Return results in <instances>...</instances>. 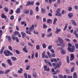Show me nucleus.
<instances>
[{
    "instance_id": "f257e3e1",
    "label": "nucleus",
    "mask_w": 78,
    "mask_h": 78,
    "mask_svg": "<svg viewBox=\"0 0 78 78\" xmlns=\"http://www.w3.org/2000/svg\"><path fill=\"white\" fill-rule=\"evenodd\" d=\"M68 50L70 52H73L74 51V50H75V46H73L72 48H71L69 47H68Z\"/></svg>"
},
{
    "instance_id": "f03ea898",
    "label": "nucleus",
    "mask_w": 78,
    "mask_h": 78,
    "mask_svg": "<svg viewBox=\"0 0 78 78\" xmlns=\"http://www.w3.org/2000/svg\"><path fill=\"white\" fill-rule=\"evenodd\" d=\"M3 53L6 56H9V51L8 50H5L4 51Z\"/></svg>"
},
{
    "instance_id": "7ed1b4c3",
    "label": "nucleus",
    "mask_w": 78,
    "mask_h": 78,
    "mask_svg": "<svg viewBox=\"0 0 78 78\" xmlns=\"http://www.w3.org/2000/svg\"><path fill=\"white\" fill-rule=\"evenodd\" d=\"M44 71H47V72H49L50 71V68H47V66L44 65Z\"/></svg>"
},
{
    "instance_id": "20e7f679",
    "label": "nucleus",
    "mask_w": 78,
    "mask_h": 78,
    "mask_svg": "<svg viewBox=\"0 0 78 78\" xmlns=\"http://www.w3.org/2000/svg\"><path fill=\"white\" fill-rule=\"evenodd\" d=\"M58 41H59V42L60 43V44H62L64 42V41L60 37H58Z\"/></svg>"
},
{
    "instance_id": "39448f33",
    "label": "nucleus",
    "mask_w": 78,
    "mask_h": 78,
    "mask_svg": "<svg viewBox=\"0 0 78 78\" xmlns=\"http://www.w3.org/2000/svg\"><path fill=\"white\" fill-rule=\"evenodd\" d=\"M55 30H56L55 31V33H56V34H58V33H59L61 31V29H58V27L56 28Z\"/></svg>"
},
{
    "instance_id": "423d86ee",
    "label": "nucleus",
    "mask_w": 78,
    "mask_h": 78,
    "mask_svg": "<svg viewBox=\"0 0 78 78\" xmlns=\"http://www.w3.org/2000/svg\"><path fill=\"white\" fill-rule=\"evenodd\" d=\"M74 59V55L73 54H71L70 55V61H72Z\"/></svg>"
},
{
    "instance_id": "0eeeda50",
    "label": "nucleus",
    "mask_w": 78,
    "mask_h": 78,
    "mask_svg": "<svg viewBox=\"0 0 78 78\" xmlns=\"http://www.w3.org/2000/svg\"><path fill=\"white\" fill-rule=\"evenodd\" d=\"M11 61V59H9L7 60V62H8V64H9V66H12V65Z\"/></svg>"
},
{
    "instance_id": "6e6552de",
    "label": "nucleus",
    "mask_w": 78,
    "mask_h": 78,
    "mask_svg": "<svg viewBox=\"0 0 78 78\" xmlns=\"http://www.w3.org/2000/svg\"><path fill=\"white\" fill-rule=\"evenodd\" d=\"M1 17L2 19H5V20L7 19V17H6V16H5V15L3 14V13L2 14Z\"/></svg>"
},
{
    "instance_id": "1a4fd4ad",
    "label": "nucleus",
    "mask_w": 78,
    "mask_h": 78,
    "mask_svg": "<svg viewBox=\"0 0 78 78\" xmlns=\"http://www.w3.org/2000/svg\"><path fill=\"white\" fill-rule=\"evenodd\" d=\"M34 25H32L31 27H30V28L29 30L30 31V32H31L32 31V30H33V29L34 28Z\"/></svg>"
},
{
    "instance_id": "9d476101",
    "label": "nucleus",
    "mask_w": 78,
    "mask_h": 78,
    "mask_svg": "<svg viewBox=\"0 0 78 78\" xmlns=\"http://www.w3.org/2000/svg\"><path fill=\"white\" fill-rule=\"evenodd\" d=\"M71 22L75 26H76V25H77L76 23V22H75V20H71Z\"/></svg>"
},
{
    "instance_id": "9b49d317",
    "label": "nucleus",
    "mask_w": 78,
    "mask_h": 78,
    "mask_svg": "<svg viewBox=\"0 0 78 78\" xmlns=\"http://www.w3.org/2000/svg\"><path fill=\"white\" fill-rule=\"evenodd\" d=\"M61 53L62 55H66V51L63 49H62L61 51Z\"/></svg>"
},
{
    "instance_id": "f8f14e48",
    "label": "nucleus",
    "mask_w": 78,
    "mask_h": 78,
    "mask_svg": "<svg viewBox=\"0 0 78 78\" xmlns=\"http://www.w3.org/2000/svg\"><path fill=\"white\" fill-rule=\"evenodd\" d=\"M23 12L24 13V14H29V12H30V11L29 10H24L23 11Z\"/></svg>"
},
{
    "instance_id": "ddd939ff",
    "label": "nucleus",
    "mask_w": 78,
    "mask_h": 78,
    "mask_svg": "<svg viewBox=\"0 0 78 78\" xmlns=\"http://www.w3.org/2000/svg\"><path fill=\"white\" fill-rule=\"evenodd\" d=\"M5 50V47L3 46L2 47V48L0 51V54H2V53H3V50Z\"/></svg>"
},
{
    "instance_id": "4468645a",
    "label": "nucleus",
    "mask_w": 78,
    "mask_h": 78,
    "mask_svg": "<svg viewBox=\"0 0 78 78\" xmlns=\"http://www.w3.org/2000/svg\"><path fill=\"white\" fill-rule=\"evenodd\" d=\"M23 50L24 52L27 53L28 51H27V47L26 46H24V48H23Z\"/></svg>"
},
{
    "instance_id": "2eb2a0df",
    "label": "nucleus",
    "mask_w": 78,
    "mask_h": 78,
    "mask_svg": "<svg viewBox=\"0 0 78 78\" xmlns=\"http://www.w3.org/2000/svg\"><path fill=\"white\" fill-rule=\"evenodd\" d=\"M55 15L56 16H57V17H59L61 16V14L59 12H57L55 13Z\"/></svg>"
},
{
    "instance_id": "dca6fc26",
    "label": "nucleus",
    "mask_w": 78,
    "mask_h": 78,
    "mask_svg": "<svg viewBox=\"0 0 78 78\" xmlns=\"http://www.w3.org/2000/svg\"><path fill=\"white\" fill-rule=\"evenodd\" d=\"M21 34L22 35V37H23V38H24V37H25L26 34L25 33L23 32H21Z\"/></svg>"
},
{
    "instance_id": "f3484780",
    "label": "nucleus",
    "mask_w": 78,
    "mask_h": 78,
    "mask_svg": "<svg viewBox=\"0 0 78 78\" xmlns=\"http://www.w3.org/2000/svg\"><path fill=\"white\" fill-rule=\"evenodd\" d=\"M32 75L34 78H36L37 77V73H32Z\"/></svg>"
},
{
    "instance_id": "a211bd4d",
    "label": "nucleus",
    "mask_w": 78,
    "mask_h": 78,
    "mask_svg": "<svg viewBox=\"0 0 78 78\" xmlns=\"http://www.w3.org/2000/svg\"><path fill=\"white\" fill-rule=\"evenodd\" d=\"M11 58L12 59V61H14L17 59V58H16V57H11Z\"/></svg>"
},
{
    "instance_id": "6ab92c4d",
    "label": "nucleus",
    "mask_w": 78,
    "mask_h": 78,
    "mask_svg": "<svg viewBox=\"0 0 78 78\" xmlns=\"http://www.w3.org/2000/svg\"><path fill=\"white\" fill-rule=\"evenodd\" d=\"M41 12L43 14H44L45 12V9H43V8H41Z\"/></svg>"
},
{
    "instance_id": "aec40b11",
    "label": "nucleus",
    "mask_w": 78,
    "mask_h": 78,
    "mask_svg": "<svg viewBox=\"0 0 78 78\" xmlns=\"http://www.w3.org/2000/svg\"><path fill=\"white\" fill-rule=\"evenodd\" d=\"M73 78H77V76H76V73H74L73 75Z\"/></svg>"
},
{
    "instance_id": "412c9836",
    "label": "nucleus",
    "mask_w": 78,
    "mask_h": 78,
    "mask_svg": "<svg viewBox=\"0 0 78 78\" xmlns=\"http://www.w3.org/2000/svg\"><path fill=\"white\" fill-rule=\"evenodd\" d=\"M10 70H10V69H8L6 70L5 72V74H8V73L9 72Z\"/></svg>"
},
{
    "instance_id": "4be33fe9",
    "label": "nucleus",
    "mask_w": 78,
    "mask_h": 78,
    "mask_svg": "<svg viewBox=\"0 0 78 78\" xmlns=\"http://www.w3.org/2000/svg\"><path fill=\"white\" fill-rule=\"evenodd\" d=\"M26 33H27V34H29V35H31V32H30V31H29L28 30L26 31Z\"/></svg>"
},
{
    "instance_id": "5701e85b",
    "label": "nucleus",
    "mask_w": 78,
    "mask_h": 78,
    "mask_svg": "<svg viewBox=\"0 0 78 78\" xmlns=\"http://www.w3.org/2000/svg\"><path fill=\"white\" fill-rule=\"evenodd\" d=\"M19 34V32L18 31H15L14 32V34L16 36V35H17V34Z\"/></svg>"
},
{
    "instance_id": "b1692460",
    "label": "nucleus",
    "mask_w": 78,
    "mask_h": 78,
    "mask_svg": "<svg viewBox=\"0 0 78 78\" xmlns=\"http://www.w3.org/2000/svg\"><path fill=\"white\" fill-rule=\"evenodd\" d=\"M36 48L37 50H39L40 49V46L39 45H37L36 46Z\"/></svg>"
},
{
    "instance_id": "393cba45",
    "label": "nucleus",
    "mask_w": 78,
    "mask_h": 78,
    "mask_svg": "<svg viewBox=\"0 0 78 78\" xmlns=\"http://www.w3.org/2000/svg\"><path fill=\"white\" fill-rule=\"evenodd\" d=\"M16 12L17 14H19L20 12V8H18L16 10Z\"/></svg>"
},
{
    "instance_id": "a878e982",
    "label": "nucleus",
    "mask_w": 78,
    "mask_h": 78,
    "mask_svg": "<svg viewBox=\"0 0 78 78\" xmlns=\"http://www.w3.org/2000/svg\"><path fill=\"white\" fill-rule=\"evenodd\" d=\"M68 25V24L66 23L65 25V26L64 29H63V31H65L66 29H67V26Z\"/></svg>"
},
{
    "instance_id": "bb28decb",
    "label": "nucleus",
    "mask_w": 78,
    "mask_h": 78,
    "mask_svg": "<svg viewBox=\"0 0 78 78\" xmlns=\"http://www.w3.org/2000/svg\"><path fill=\"white\" fill-rule=\"evenodd\" d=\"M51 36H52V33H50L49 34L47 35V37H51Z\"/></svg>"
},
{
    "instance_id": "cd10ccee",
    "label": "nucleus",
    "mask_w": 78,
    "mask_h": 78,
    "mask_svg": "<svg viewBox=\"0 0 78 78\" xmlns=\"http://www.w3.org/2000/svg\"><path fill=\"white\" fill-rule=\"evenodd\" d=\"M45 51H44L42 53V57L44 58L45 57Z\"/></svg>"
},
{
    "instance_id": "c85d7f7f",
    "label": "nucleus",
    "mask_w": 78,
    "mask_h": 78,
    "mask_svg": "<svg viewBox=\"0 0 78 78\" xmlns=\"http://www.w3.org/2000/svg\"><path fill=\"white\" fill-rule=\"evenodd\" d=\"M57 21V18L55 19L54 20L53 24H54V25H55V23H56V22Z\"/></svg>"
},
{
    "instance_id": "c756f323",
    "label": "nucleus",
    "mask_w": 78,
    "mask_h": 78,
    "mask_svg": "<svg viewBox=\"0 0 78 78\" xmlns=\"http://www.w3.org/2000/svg\"><path fill=\"white\" fill-rule=\"evenodd\" d=\"M8 48L10 51H12V48L11 46H8Z\"/></svg>"
},
{
    "instance_id": "7c9ffc66",
    "label": "nucleus",
    "mask_w": 78,
    "mask_h": 78,
    "mask_svg": "<svg viewBox=\"0 0 78 78\" xmlns=\"http://www.w3.org/2000/svg\"><path fill=\"white\" fill-rule=\"evenodd\" d=\"M49 58H51V54H50V53L48 52H47Z\"/></svg>"
},
{
    "instance_id": "2f4dec72",
    "label": "nucleus",
    "mask_w": 78,
    "mask_h": 78,
    "mask_svg": "<svg viewBox=\"0 0 78 78\" xmlns=\"http://www.w3.org/2000/svg\"><path fill=\"white\" fill-rule=\"evenodd\" d=\"M47 27V26L45 24H43V28H44V29H45V28H46Z\"/></svg>"
},
{
    "instance_id": "473e14b6",
    "label": "nucleus",
    "mask_w": 78,
    "mask_h": 78,
    "mask_svg": "<svg viewBox=\"0 0 78 78\" xmlns=\"http://www.w3.org/2000/svg\"><path fill=\"white\" fill-rule=\"evenodd\" d=\"M43 48H46V45L45 43H43L42 44Z\"/></svg>"
},
{
    "instance_id": "72a5a7b5",
    "label": "nucleus",
    "mask_w": 78,
    "mask_h": 78,
    "mask_svg": "<svg viewBox=\"0 0 78 78\" xmlns=\"http://www.w3.org/2000/svg\"><path fill=\"white\" fill-rule=\"evenodd\" d=\"M53 47V45H51L49 46L48 47V50H51V48Z\"/></svg>"
},
{
    "instance_id": "f704fd0d",
    "label": "nucleus",
    "mask_w": 78,
    "mask_h": 78,
    "mask_svg": "<svg viewBox=\"0 0 78 78\" xmlns=\"http://www.w3.org/2000/svg\"><path fill=\"white\" fill-rule=\"evenodd\" d=\"M68 16L69 17H73V14L71 13H69L68 15Z\"/></svg>"
},
{
    "instance_id": "c9c22d12",
    "label": "nucleus",
    "mask_w": 78,
    "mask_h": 78,
    "mask_svg": "<svg viewBox=\"0 0 78 78\" xmlns=\"http://www.w3.org/2000/svg\"><path fill=\"white\" fill-rule=\"evenodd\" d=\"M61 64H62V63L61 62H60L59 63L57 64L58 67H59V66H61Z\"/></svg>"
},
{
    "instance_id": "e433bc0d",
    "label": "nucleus",
    "mask_w": 78,
    "mask_h": 78,
    "mask_svg": "<svg viewBox=\"0 0 78 78\" xmlns=\"http://www.w3.org/2000/svg\"><path fill=\"white\" fill-rule=\"evenodd\" d=\"M8 39L9 42H10L11 41V37L10 36H8Z\"/></svg>"
},
{
    "instance_id": "4c0bfd02",
    "label": "nucleus",
    "mask_w": 78,
    "mask_h": 78,
    "mask_svg": "<svg viewBox=\"0 0 78 78\" xmlns=\"http://www.w3.org/2000/svg\"><path fill=\"white\" fill-rule=\"evenodd\" d=\"M72 9V8L70 7H68V11H71V10Z\"/></svg>"
},
{
    "instance_id": "58836bf2",
    "label": "nucleus",
    "mask_w": 78,
    "mask_h": 78,
    "mask_svg": "<svg viewBox=\"0 0 78 78\" xmlns=\"http://www.w3.org/2000/svg\"><path fill=\"white\" fill-rule=\"evenodd\" d=\"M4 10L6 12H8V9L7 7H5L4 8Z\"/></svg>"
},
{
    "instance_id": "ea45409f",
    "label": "nucleus",
    "mask_w": 78,
    "mask_h": 78,
    "mask_svg": "<svg viewBox=\"0 0 78 78\" xmlns=\"http://www.w3.org/2000/svg\"><path fill=\"white\" fill-rule=\"evenodd\" d=\"M58 78H63V75L60 74L58 75Z\"/></svg>"
},
{
    "instance_id": "a19ab883",
    "label": "nucleus",
    "mask_w": 78,
    "mask_h": 78,
    "mask_svg": "<svg viewBox=\"0 0 78 78\" xmlns=\"http://www.w3.org/2000/svg\"><path fill=\"white\" fill-rule=\"evenodd\" d=\"M33 14V10H30V16H32Z\"/></svg>"
},
{
    "instance_id": "79ce46f5",
    "label": "nucleus",
    "mask_w": 78,
    "mask_h": 78,
    "mask_svg": "<svg viewBox=\"0 0 78 78\" xmlns=\"http://www.w3.org/2000/svg\"><path fill=\"white\" fill-rule=\"evenodd\" d=\"M47 22L48 23H51V19H49L48 20Z\"/></svg>"
},
{
    "instance_id": "37998d69",
    "label": "nucleus",
    "mask_w": 78,
    "mask_h": 78,
    "mask_svg": "<svg viewBox=\"0 0 78 78\" xmlns=\"http://www.w3.org/2000/svg\"><path fill=\"white\" fill-rule=\"evenodd\" d=\"M24 76L25 78H28V76H27V73H24Z\"/></svg>"
},
{
    "instance_id": "c03bdc74",
    "label": "nucleus",
    "mask_w": 78,
    "mask_h": 78,
    "mask_svg": "<svg viewBox=\"0 0 78 78\" xmlns=\"http://www.w3.org/2000/svg\"><path fill=\"white\" fill-rule=\"evenodd\" d=\"M9 55L10 56H13V54L12 52H11L9 51Z\"/></svg>"
},
{
    "instance_id": "a18cd8bd",
    "label": "nucleus",
    "mask_w": 78,
    "mask_h": 78,
    "mask_svg": "<svg viewBox=\"0 0 78 78\" xmlns=\"http://www.w3.org/2000/svg\"><path fill=\"white\" fill-rule=\"evenodd\" d=\"M14 17L13 16H12L10 18V19L11 20H14Z\"/></svg>"
},
{
    "instance_id": "49530a36",
    "label": "nucleus",
    "mask_w": 78,
    "mask_h": 78,
    "mask_svg": "<svg viewBox=\"0 0 78 78\" xmlns=\"http://www.w3.org/2000/svg\"><path fill=\"white\" fill-rule=\"evenodd\" d=\"M12 38L13 40H15V35L13 34L12 35Z\"/></svg>"
},
{
    "instance_id": "de8ad7c7",
    "label": "nucleus",
    "mask_w": 78,
    "mask_h": 78,
    "mask_svg": "<svg viewBox=\"0 0 78 78\" xmlns=\"http://www.w3.org/2000/svg\"><path fill=\"white\" fill-rule=\"evenodd\" d=\"M75 69V67H73L71 70V72H73V70Z\"/></svg>"
},
{
    "instance_id": "09e8293b",
    "label": "nucleus",
    "mask_w": 78,
    "mask_h": 78,
    "mask_svg": "<svg viewBox=\"0 0 78 78\" xmlns=\"http://www.w3.org/2000/svg\"><path fill=\"white\" fill-rule=\"evenodd\" d=\"M16 53L17 54H18V55H20V52H19V51L18 50H16Z\"/></svg>"
},
{
    "instance_id": "8fccbe9b",
    "label": "nucleus",
    "mask_w": 78,
    "mask_h": 78,
    "mask_svg": "<svg viewBox=\"0 0 78 78\" xmlns=\"http://www.w3.org/2000/svg\"><path fill=\"white\" fill-rule=\"evenodd\" d=\"M16 42H19V39H18V38H17V37H16Z\"/></svg>"
},
{
    "instance_id": "3c124183",
    "label": "nucleus",
    "mask_w": 78,
    "mask_h": 78,
    "mask_svg": "<svg viewBox=\"0 0 78 78\" xmlns=\"http://www.w3.org/2000/svg\"><path fill=\"white\" fill-rule=\"evenodd\" d=\"M50 51H51V52L52 53H55V51H54L53 49H50Z\"/></svg>"
},
{
    "instance_id": "603ef678",
    "label": "nucleus",
    "mask_w": 78,
    "mask_h": 78,
    "mask_svg": "<svg viewBox=\"0 0 78 78\" xmlns=\"http://www.w3.org/2000/svg\"><path fill=\"white\" fill-rule=\"evenodd\" d=\"M75 46L76 48H78V44L77 43H75Z\"/></svg>"
},
{
    "instance_id": "864d4df0",
    "label": "nucleus",
    "mask_w": 78,
    "mask_h": 78,
    "mask_svg": "<svg viewBox=\"0 0 78 78\" xmlns=\"http://www.w3.org/2000/svg\"><path fill=\"white\" fill-rule=\"evenodd\" d=\"M30 65L27 66L26 69V70H29L30 69Z\"/></svg>"
},
{
    "instance_id": "5fc2aeb1",
    "label": "nucleus",
    "mask_w": 78,
    "mask_h": 78,
    "mask_svg": "<svg viewBox=\"0 0 78 78\" xmlns=\"http://www.w3.org/2000/svg\"><path fill=\"white\" fill-rule=\"evenodd\" d=\"M2 66L3 67H6V65H5V64L4 63H2Z\"/></svg>"
},
{
    "instance_id": "6e6d98bb",
    "label": "nucleus",
    "mask_w": 78,
    "mask_h": 78,
    "mask_svg": "<svg viewBox=\"0 0 78 78\" xmlns=\"http://www.w3.org/2000/svg\"><path fill=\"white\" fill-rule=\"evenodd\" d=\"M30 2H28L26 6H30Z\"/></svg>"
},
{
    "instance_id": "4d7b16f0",
    "label": "nucleus",
    "mask_w": 78,
    "mask_h": 78,
    "mask_svg": "<svg viewBox=\"0 0 78 78\" xmlns=\"http://www.w3.org/2000/svg\"><path fill=\"white\" fill-rule=\"evenodd\" d=\"M68 47H71L72 46V44L70 43H69L68 44Z\"/></svg>"
},
{
    "instance_id": "13d9d810",
    "label": "nucleus",
    "mask_w": 78,
    "mask_h": 78,
    "mask_svg": "<svg viewBox=\"0 0 78 78\" xmlns=\"http://www.w3.org/2000/svg\"><path fill=\"white\" fill-rule=\"evenodd\" d=\"M36 19H41V17L37 15L36 16Z\"/></svg>"
},
{
    "instance_id": "bf43d9fd",
    "label": "nucleus",
    "mask_w": 78,
    "mask_h": 78,
    "mask_svg": "<svg viewBox=\"0 0 78 78\" xmlns=\"http://www.w3.org/2000/svg\"><path fill=\"white\" fill-rule=\"evenodd\" d=\"M28 45L31 47H32V46H33V44L31 43H28Z\"/></svg>"
},
{
    "instance_id": "052dcab7",
    "label": "nucleus",
    "mask_w": 78,
    "mask_h": 78,
    "mask_svg": "<svg viewBox=\"0 0 78 78\" xmlns=\"http://www.w3.org/2000/svg\"><path fill=\"white\" fill-rule=\"evenodd\" d=\"M34 33L35 34H38V32L36 31H34Z\"/></svg>"
},
{
    "instance_id": "680f3d73",
    "label": "nucleus",
    "mask_w": 78,
    "mask_h": 78,
    "mask_svg": "<svg viewBox=\"0 0 78 78\" xmlns=\"http://www.w3.org/2000/svg\"><path fill=\"white\" fill-rule=\"evenodd\" d=\"M35 56L36 58H37L38 57V53L36 52L35 55Z\"/></svg>"
},
{
    "instance_id": "e2e57ef3",
    "label": "nucleus",
    "mask_w": 78,
    "mask_h": 78,
    "mask_svg": "<svg viewBox=\"0 0 78 78\" xmlns=\"http://www.w3.org/2000/svg\"><path fill=\"white\" fill-rule=\"evenodd\" d=\"M18 73H22V72L20 70H18Z\"/></svg>"
},
{
    "instance_id": "0e129e2a",
    "label": "nucleus",
    "mask_w": 78,
    "mask_h": 78,
    "mask_svg": "<svg viewBox=\"0 0 78 78\" xmlns=\"http://www.w3.org/2000/svg\"><path fill=\"white\" fill-rule=\"evenodd\" d=\"M65 70L66 71V72L67 73H69V71L68 70V69H65Z\"/></svg>"
},
{
    "instance_id": "69168bd1",
    "label": "nucleus",
    "mask_w": 78,
    "mask_h": 78,
    "mask_svg": "<svg viewBox=\"0 0 78 78\" xmlns=\"http://www.w3.org/2000/svg\"><path fill=\"white\" fill-rule=\"evenodd\" d=\"M13 13V10H11L10 12L9 13V14H12Z\"/></svg>"
},
{
    "instance_id": "338daca9",
    "label": "nucleus",
    "mask_w": 78,
    "mask_h": 78,
    "mask_svg": "<svg viewBox=\"0 0 78 78\" xmlns=\"http://www.w3.org/2000/svg\"><path fill=\"white\" fill-rule=\"evenodd\" d=\"M48 15L49 16H50V17H51V16H52V14L50 13H48Z\"/></svg>"
},
{
    "instance_id": "774afa93",
    "label": "nucleus",
    "mask_w": 78,
    "mask_h": 78,
    "mask_svg": "<svg viewBox=\"0 0 78 78\" xmlns=\"http://www.w3.org/2000/svg\"><path fill=\"white\" fill-rule=\"evenodd\" d=\"M36 11H39V7L38 6L36 7Z\"/></svg>"
}]
</instances>
